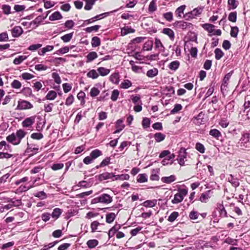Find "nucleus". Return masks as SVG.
Segmentation results:
<instances>
[{"label": "nucleus", "mask_w": 250, "mask_h": 250, "mask_svg": "<svg viewBox=\"0 0 250 250\" xmlns=\"http://www.w3.org/2000/svg\"><path fill=\"white\" fill-rule=\"evenodd\" d=\"M132 85L131 82L128 80H125L121 83L120 86L121 88L127 89Z\"/></svg>", "instance_id": "nucleus-33"}, {"label": "nucleus", "mask_w": 250, "mask_h": 250, "mask_svg": "<svg viewBox=\"0 0 250 250\" xmlns=\"http://www.w3.org/2000/svg\"><path fill=\"white\" fill-rule=\"evenodd\" d=\"M157 204V200L155 199L152 200H147L145 201L143 204L142 205L145 207H149V208H152Z\"/></svg>", "instance_id": "nucleus-20"}, {"label": "nucleus", "mask_w": 250, "mask_h": 250, "mask_svg": "<svg viewBox=\"0 0 250 250\" xmlns=\"http://www.w3.org/2000/svg\"><path fill=\"white\" fill-rule=\"evenodd\" d=\"M154 137L156 142H160L165 139L166 136L161 132H157L154 135Z\"/></svg>", "instance_id": "nucleus-27"}, {"label": "nucleus", "mask_w": 250, "mask_h": 250, "mask_svg": "<svg viewBox=\"0 0 250 250\" xmlns=\"http://www.w3.org/2000/svg\"><path fill=\"white\" fill-rule=\"evenodd\" d=\"M239 29L237 26H234L231 27L230 35L232 37L236 38L237 36Z\"/></svg>", "instance_id": "nucleus-52"}, {"label": "nucleus", "mask_w": 250, "mask_h": 250, "mask_svg": "<svg viewBox=\"0 0 250 250\" xmlns=\"http://www.w3.org/2000/svg\"><path fill=\"white\" fill-rule=\"evenodd\" d=\"M35 121V116H31L26 118L21 123L22 126L24 127H30Z\"/></svg>", "instance_id": "nucleus-9"}, {"label": "nucleus", "mask_w": 250, "mask_h": 250, "mask_svg": "<svg viewBox=\"0 0 250 250\" xmlns=\"http://www.w3.org/2000/svg\"><path fill=\"white\" fill-rule=\"evenodd\" d=\"M119 95V91L117 89L114 90L111 94V99L112 101H116Z\"/></svg>", "instance_id": "nucleus-55"}, {"label": "nucleus", "mask_w": 250, "mask_h": 250, "mask_svg": "<svg viewBox=\"0 0 250 250\" xmlns=\"http://www.w3.org/2000/svg\"><path fill=\"white\" fill-rule=\"evenodd\" d=\"M228 182L231 183L234 188H237L239 186V182L237 178H234L232 175H230L228 177Z\"/></svg>", "instance_id": "nucleus-14"}, {"label": "nucleus", "mask_w": 250, "mask_h": 250, "mask_svg": "<svg viewBox=\"0 0 250 250\" xmlns=\"http://www.w3.org/2000/svg\"><path fill=\"white\" fill-rule=\"evenodd\" d=\"M27 57L25 56H19L18 57L16 58L14 61L13 63L15 64L18 65L21 63L23 61L26 60Z\"/></svg>", "instance_id": "nucleus-34"}, {"label": "nucleus", "mask_w": 250, "mask_h": 250, "mask_svg": "<svg viewBox=\"0 0 250 250\" xmlns=\"http://www.w3.org/2000/svg\"><path fill=\"white\" fill-rule=\"evenodd\" d=\"M116 215L115 213L111 212L106 215V222L107 223H111L115 220Z\"/></svg>", "instance_id": "nucleus-26"}, {"label": "nucleus", "mask_w": 250, "mask_h": 250, "mask_svg": "<svg viewBox=\"0 0 250 250\" xmlns=\"http://www.w3.org/2000/svg\"><path fill=\"white\" fill-rule=\"evenodd\" d=\"M23 80H30L34 77V76L32 74L28 73H23L20 76Z\"/></svg>", "instance_id": "nucleus-57"}, {"label": "nucleus", "mask_w": 250, "mask_h": 250, "mask_svg": "<svg viewBox=\"0 0 250 250\" xmlns=\"http://www.w3.org/2000/svg\"><path fill=\"white\" fill-rule=\"evenodd\" d=\"M23 30L21 26H15L12 30V34L14 37H18L22 33Z\"/></svg>", "instance_id": "nucleus-12"}, {"label": "nucleus", "mask_w": 250, "mask_h": 250, "mask_svg": "<svg viewBox=\"0 0 250 250\" xmlns=\"http://www.w3.org/2000/svg\"><path fill=\"white\" fill-rule=\"evenodd\" d=\"M11 87L15 89H19L21 86V83L17 80H14L11 84Z\"/></svg>", "instance_id": "nucleus-49"}, {"label": "nucleus", "mask_w": 250, "mask_h": 250, "mask_svg": "<svg viewBox=\"0 0 250 250\" xmlns=\"http://www.w3.org/2000/svg\"><path fill=\"white\" fill-rule=\"evenodd\" d=\"M98 57L97 54L95 52H90L86 56L87 60L86 62H89Z\"/></svg>", "instance_id": "nucleus-30"}, {"label": "nucleus", "mask_w": 250, "mask_h": 250, "mask_svg": "<svg viewBox=\"0 0 250 250\" xmlns=\"http://www.w3.org/2000/svg\"><path fill=\"white\" fill-rule=\"evenodd\" d=\"M209 134L215 138H218L221 136V133L217 129H211L209 131Z\"/></svg>", "instance_id": "nucleus-56"}, {"label": "nucleus", "mask_w": 250, "mask_h": 250, "mask_svg": "<svg viewBox=\"0 0 250 250\" xmlns=\"http://www.w3.org/2000/svg\"><path fill=\"white\" fill-rule=\"evenodd\" d=\"M187 193L188 190L187 189H179V192L175 194L174 199L172 200L171 202L174 204L181 202Z\"/></svg>", "instance_id": "nucleus-4"}, {"label": "nucleus", "mask_w": 250, "mask_h": 250, "mask_svg": "<svg viewBox=\"0 0 250 250\" xmlns=\"http://www.w3.org/2000/svg\"><path fill=\"white\" fill-rule=\"evenodd\" d=\"M210 190H208L205 193H203L200 198V201L203 203H207L208 199L210 197Z\"/></svg>", "instance_id": "nucleus-17"}, {"label": "nucleus", "mask_w": 250, "mask_h": 250, "mask_svg": "<svg viewBox=\"0 0 250 250\" xmlns=\"http://www.w3.org/2000/svg\"><path fill=\"white\" fill-rule=\"evenodd\" d=\"M101 26L96 25L91 27H87L85 29V31L88 33H90L93 31H97L100 28Z\"/></svg>", "instance_id": "nucleus-58"}, {"label": "nucleus", "mask_w": 250, "mask_h": 250, "mask_svg": "<svg viewBox=\"0 0 250 250\" xmlns=\"http://www.w3.org/2000/svg\"><path fill=\"white\" fill-rule=\"evenodd\" d=\"M99 93L100 91L97 88L93 87L90 90V95L91 97H95L97 96Z\"/></svg>", "instance_id": "nucleus-63"}, {"label": "nucleus", "mask_w": 250, "mask_h": 250, "mask_svg": "<svg viewBox=\"0 0 250 250\" xmlns=\"http://www.w3.org/2000/svg\"><path fill=\"white\" fill-rule=\"evenodd\" d=\"M158 74V70L154 68L153 69L148 70L146 72V76L149 78H153L157 76Z\"/></svg>", "instance_id": "nucleus-21"}, {"label": "nucleus", "mask_w": 250, "mask_h": 250, "mask_svg": "<svg viewBox=\"0 0 250 250\" xmlns=\"http://www.w3.org/2000/svg\"><path fill=\"white\" fill-rule=\"evenodd\" d=\"M99 244L98 240L96 239H91L88 240L86 244L89 249H93L95 248Z\"/></svg>", "instance_id": "nucleus-28"}, {"label": "nucleus", "mask_w": 250, "mask_h": 250, "mask_svg": "<svg viewBox=\"0 0 250 250\" xmlns=\"http://www.w3.org/2000/svg\"><path fill=\"white\" fill-rule=\"evenodd\" d=\"M87 76L89 78L94 79L98 77L99 74L95 70L92 69L87 73Z\"/></svg>", "instance_id": "nucleus-36"}, {"label": "nucleus", "mask_w": 250, "mask_h": 250, "mask_svg": "<svg viewBox=\"0 0 250 250\" xmlns=\"http://www.w3.org/2000/svg\"><path fill=\"white\" fill-rule=\"evenodd\" d=\"M33 105L28 101L22 100L18 102L17 108L20 110H26L32 108Z\"/></svg>", "instance_id": "nucleus-7"}, {"label": "nucleus", "mask_w": 250, "mask_h": 250, "mask_svg": "<svg viewBox=\"0 0 250 250\" xmlns=\"http://www.w3.org/2000/svg\"><path fill=\"white\" fill-rule=\"evenodd\" d=\"M114 178H115L114 180H121V181L127 180L129 178V175L127 174H124L117 175H115V176Z\"/></svg>", "instance_id": "nucleus-29"}, {"label": "nucleus", "mask_w": 250, "mask_h": 250, "mask_svg": "<svg viewBox=\"0 0 250 250\" xmlns=\"http://www.w3.org/2000/svg\"><path fill=\"white\" fill-rule=\"evenodd\" d=\"M215 59L217 60H220L224 55V53L219 48H216L214 51Z\"/></svg>", "instance_id": "nucleus-45"}, {"label": "nucleus", "mask_w": 250, "mask_h": 250, "mask_svg": "<svg viewBox=\"0 0 250 250\" xmlns=\"http://www.w3.org/2000/svg\"><path fill=\"white\" fill-rule=\"evenodd\" d=\"M231 77V75L230 73H228L226 74L223 80V83L221 85V89L227 87L228 82Z\"/></svg>", "instance_id": "nucleus-43"}, {"label": "nucleus", "mask_w": 250, "mask_h": 250, "mask_svg": "<svg viewBox=\"0 0 250 250\" xmlns=\"http://www.w3.org/2000/svg\"><path fill=\"white\" fill-rule=\"evenodd\" d=\"M110 81L115 84H118L119 82V74L118 73H114L110 76Z\"/></svg>", "instance_id": "nucleus-23"}, {"label": "nucleus", "mask_w": 250, "mask_h": 250, "mask_svg": "<svg viewBox=\"0 0 250 250\" xmlns=\"http://www.w3.org/2000/svg\"><path fill=\"white\" fill-rule=\"evenodd\" d=\"M115 175L113 173L104 172L99 175V180L101 181L114 178Z\"/></svg>", "instance_id": "nucleus-11"}, {"label": "nucleus", "mask_w": 250, "mask_h": 250, "mask_svg": "<svg viewBox=\"0 0 250 250\" xmlns=\"http://www.w3.org/2000/svg\"><path fill=\"white\" fill-rule=\"evenodd\" d=\"M73 37V33H69L64 35V36L61 37V39L64 42H69Z\"/></svg>", "instance_id": "nucleus-48"}, {"label": "nucleus", "mask_w": 250, "mask_h": 250, "mask_svg": "<svg viewBox=\"0 0 250 250\" xmlns=\"http://www.w3.org/2000/svg\"><path fill=\"white\" fill-rule=\"evenodd\" d=\"M98 72L101 76H104L107 75L110 73V69L105 68L104 67H101L97 69Z\"/></svg>", "instance_id": "nucleus-25"}, {"label": "nucleus", "mask_w": 250, "mask_h": 250, "mask_svg": "<svg viewBox=\"0 0 250 250\" xmlns=\"http://www.w3.org/2000/svg\"><path fill=\"white\" fill-rule=\"evenodd\" d=\"M57 97V93L55 91L51 90L49 91L46 96V98L47 100H53Z\"/></svg>", "instance_id": "nucleus-39"}, {"label": "nucleus", "mask_w": 250, "mask_h": 250, "mask_svg": "<svg viewBox=\"0 0 250 250\" xmlns=\"http://www.w3.org/2000/svg\"><path fill=\"white\" fill-rule=\"evenodd\" d=\"M86 4L84 6V9L89 10L92 9V6L94 4L96 0H84Z\"/></svg>", "instance_id": "nucleus-31"}, {"label": "nucleus", "mask_w": 250, "mask_h": 250, "mask_svg": "<svg viewBox=\"0 0 250 250\" xmlns=\"http://www.w3.org/2000/svg\"><path fill=\"white\" fill-rule=\"evenodd\" d=\"M174 25L180 29L185 30L187 28H189L192 26V24L189 22H185L184 21H178L174 23Z\"/></svg>", "instance_id": "nucleus-10"}, {"label": "nucleus", "mask_w": 250, "mask_h": 250, "mask_svg": "<svg viewBox=\"0 0 250 250\" xmlns=\"http://www.w3.org/2000/svg\"><path fill=\"white\" fill-rule=\"evenodd\" d=\"M157 0H152L148 6V11L151 12H154L157 9L156 2Z\"/></svg>", "instance_id": "nucleus-37"}, {"label": "nucleus", "mask_w": 250, "mask_h": 250, "mask_svg": "<svg viewBox=\"0 0 250 250\" xmlns=\"http://www.w3.org/2000/svg\"><path fill=\"white\" fill-rule=\"evenodd\" d=\"M186 9V5H183L177 8L175 11V14L177 17L179 18H182L185 17L184 16L182 15L184 14V10Z\"/></svg>", "instance_id": "nucleus-15"}, {"label": "nucleus", "mask_w": 250, "mask_h": 250, "mask_svg": "<svg viewBox=\"0 0 250 250\" xmlns=\"http://www.w3.org/2000/svg\"><path fill=\"white\" fill-rule=\"evenodd\" d=\"M178 215L179 213L178 212L174 211L168 216L167 220L168 221L172 222L175 220Z\"/></svg>", "instance_id": "nucleus-50"}, {"label": "nucleus", "mask_w": 250, "mask_h": 250, "mask_svg": "<svg viewBox=\"0 0 250 250\" xmlns=\"http://www.w3.org/2000/svg\"><path fill=\"white\" fill-rule=\"evenodd\" d=\"M182 108V106L180 104H176L175 105L174 107L171 111V114H175L180 110H181Z\"/></svg>", "instance_id": "nucleus-61"}, {"label": "nucleus", "mask_w": 250, "mask_h": 250, "mask_svg": "<svg viewBox=\"0 0 250 250\" xmlns=\"http://www.w3.org/2000/svg\"><path fill=\"white\" fill-rule=\"evenodd\" d=\"M203 7H199L194 8L191 12L186 13L184 15V17L187 20L193 19L195 18L196 16L200 15L202 13L203 10Z\"/></svg>", "instance_id": "nucleus-5"}, {"label": "nucleus", "mask_w": 250, "mask_h": 250, "mask_svg": "<svg viewBox=\"0 0 250 250\" xmlns=\"http://www.w3.org/2000/svg\"><path fill=\"white\" fill-rule=\"evenodd\" d=\"M147 180V175L146 174H140L138 176L137 181L138 183H142L146 182Z\"/></svg>", "instance_id": "nucleus-38"}, {"label": "nucleus", "mask_w": 250, "mask_h": 250, "mask_svg": "<svg viewBox=\"0 0 250 250\" xmlns=\"http://www.w3.org/2000/svg\"><path fill=\"white\" fill-rule=\"evenodd\" d=\"M153 47V42L152 41H147L146 42L143 47V50L145 51L151 50Z\"/></svg>", "instance_id": "nucleus-32"}, {"label": "nucleus", "mask_w": 250, "mask_h": 250, "mask_svg": "<svg viewBox=\"0 0 250 250\" xmlns=\"http://www.w3.org/2000/svg\"><path fill=\"white\" fill-rule=\"evenodd\" d=\"M203 28L208 32L209 33H212L214 31V25L210 23H205L202 25Z\"/></svg>", "instance_id": "nucleus-24"}, {"label": "nucleus", "mask_w": 250, "mask_h": 250, "mask_svg": "<svg viewBox=\"0 0 250 250\" xmlns=\"http://www.w3.org/2000/svg\"><path fill=\"white\" fill-rule=\"evenodd\" d=\"M203 116L204 114H203L202 113H199L198 115L195 118V123L198 125L202 124V122H204L202 120L203 119Z\"/></svg>", "instance_id": "nucleus-60"}, {"label": "nucleus", "mask_w": 250, "mask_h": 250, "mask_svg": "<svg viewBox=\"0 0 250 250\" xmlns=\"http://www.w3.org/2000/svg\"><path fill=\"white\" fill-rule=\"evenodd\" d=\"M187 153L186 149L184 148H181L179 151L177 160L180 165L183 166L185 165V159L187 158Z\"/></svg>", "instance_id": "nucleus-6"}, {"label": "nucleus", "mask_w": 250, "mask_h": 250, "mask_svg": "<svg viewBox=\"0 0 250 250\" xmlns=\"http://www.w3.org/2000/svg\"><path fill=\"white\" fill-rule=\"evenodd\" d=\"M195 148L197 150L199 151L201 153L205 152V148L203 144L200 143H197L196 144Z\"/></svg>", "instance_id": "nucleus-53"}, {"label": "nucleus", "mask_w": 250, "mask_h": 250, "mask_svg": "<svg viewBox=\"0 0 250 250\" xmlns=\"http://www.w3.org/2000/svg\"><path fill=\"white\" fill-rule=\"evenodd\" d=\"M110 157H106L102 161L100 165L96 166V168H99V167L107 166L110 163Z\"/></svg>", "instance_id": "nucleus-47"}, {"label": "nucleus", "mask_w": 250, "mask_h": 250, "mask_svg": "<svg viewBox=\"0 0 250 250\" xmlns=\"http://www.w3.org/2000/svg\"><path fill=\"white\" fill-rule=\"evenodd\" d=\"M112 201V197L107 194H103L100 196L94 198L93 203H102L104 204H109Z\"/></svg>", "instance_id": "nucleus-3"}, {"label": "nucleus", "mask_w": 250, "mask_h": 250, "mask_svg": "<svg viewBox=\"0 0 250 250\" xmlns=\"http://www.w3.org/2000/svg\"><path fill=\"white\" fill-rule=\"evenodd\" d=\"M163 17L168 21H171L173 20V14L171 12L164 13Z\"/></svg>", "instance_id": "nucleus-54"}, {"label": "nucleus", "mask_w": 250, "mask_h": 250, "mask_svg": "<svg viewBox=\"0 0 250 250\" xmlns=\"http://www.w3.org/2000/svg\"><path fill=\"white\" fill-rule=\"evenodd\" d=\"M162 33L164 34L167 35L169 37L170 39L172 41L174 40V33L173 31L169 28H164L162 31Z\"/></svg>", "instance_id": "nucleus-13"}, {"label": "nucleus", "mask_w": 250, "mask_h": 250, "mask_svg": "<svg viewBox=\"0 0 250 250\" xmlns=\"http://www.w3.org/2000/svg\"><path fill=\"white\" fill-rule=\"evenodd\" d=\"M34 195L35 197H38L42 200L46 198V193L42 191L37 192Z\"/></svg>", "instance_id": "nucleus-64"}, {"label": "nucleus", "mask_w": 250, "mask_h": 250, "mask_svg": "<svg viewBox=\"0 0 250 250\" xmlns=\"http://www.w3.org/2000/svg\"><path fill=\"white\" fill-rule=\"evenodd\" d=\"M26 132L20 129L18 130L16 133H13L6 137V140L14 145H19L22 139L26 135Z\"/></svg>", "instance_id": "nucleus-1"}, {"label": "nucleus", "mask_w": 250, "mask_h": 250, "mask_svg": "<svg viewBox=\"0 0 250 250\" xmlns=\"http://www.w3.org/2000/svg\"><path fill=\"white\" fill-rule=\"evenodd\" d=\"M42 21V18L41 16L37 17L34 20L30 22V25H34L35 27H37L40 23Z\"/></svg>", "instance_id": "nucleus-46"}, {"label": "nucleus", "mask_w": 250, "mask_h": 250, "mask_svg": "<svg viewBox=\"0 0 250 250\" xmlns=\"http://www.w3.org/2000/svg\"><path fill=\"white\" fill-rule=\"evenodd\" d=\"M101 42L99 38L94 37L91 40V45L93 47H97L100 45Z\"/></svg>", "instance_id": "nucleus-40"}, {"label": "nucleus", "mask_w": 250, "mask_h": 250, "mask_svg": "<svg viewBox=\"0 0 250 250\" xmlns=\"http://www.w3.org/2000/svg\"><path fill=\"white\" fill-rule=\"evenodd\" d=\"M250 140V134L248 133H244L242 134L239 144L241 147H247Z\"/></svg>", "instance_id": "nucleus-8"}, {"label": "nucleus", "mask_w": 250, "mask_h": 250, "mask_svg": "<svg viewBox=\"0 0 250 250\" xmlns=\"http://www.w3.org/2000/svg\"><path fill=\"white\" fill-rule=\"evenodd\" d=\"M6 201L7 202L11 203L6 205H3L2 204L0 203V212H3L5 209L8 210L12 208L13 207H18L21 205V200H16L14 201L13 199L7 198Z\"/></svg>", "instance_id": "nucleus-2"}, {"label": "nucleus", "mask_w": 250, "mask_h": 250, "mask_svg": "<svg viewBox=\"0 0 250 250\" xmlns=\"http://www.w3.org/2000/svg\"><path fill=\"white\" fill-rule=\"evenodd\" d=\"M237 18V14L236 12H232L229 13L228 20L233 22H234L236 21Z\"/></svg>", "instance_id": "nucleus-51"}, {"label": "nucleus", "mask_w": 250, "mask_h": 250, "mask_svg": "<svg viewBox=\"0 0 250 250\" xmlns=\"http://www.w3.org/2000/svg\"><path fill=\"white\" fill-rule=\"evenodd\" d=\"M176 180V177L175 175H171L167 177H163L161 178V181L163 183L166 184H170L172 182L175 181Z\"/></svg>", "instance_id": "nucleus-16"}, {"label": "nucleus", "mask_w": 250, "mask_h": 250, "mask_svg": "<svg viewBox=\"0 0 250 250\" xmlns=\"http://www.w3.org/2000/svg\"><path fill=\"white\" fill-rule=\"evenodd\" d=\"M135 30L133 28L128 27H125L121 29V35L122 36H124L129 33H134Z\"/></svg>", "instance_id": "nucleus-19"}, {"label": "nucleus", "mask_w": 250, "mask_h": 250, "mask_svg": "<svg viewBox=\"0 0 250 250\" xmlns=\"http://www.w3.org/2000/svg\"><path fill=\"white\" fill-rule=\"evenodd\" d=\"M39 148L38 147H32V146H28L26 152L27 153H30V155H33L34 154L37 153Z\"/></svg>", "instance_id": "nucleus-44"}, {"label": "nucleus", "mask_w": 250, "mask_h": 250, "mask_svg": "<svg viewBox=\"0 0 250 250\" xmlns=\"http://www.w3.org/2000/svg\"><path fill=\"white\" fill-rule=\"evenodd\" d=\"M100 223L97 221L92 222L90 226L91 231L92 232H95L97 229Z\"/></svg>", "instance_id": "nucleus-59"}, {"label": "nucleus", "mask_w": 250, "mask_h": 250, "mask_svg": "<svg viewBox=\"0 0 250 250\" xmlns=\"http://www.w3.org/2000/svg\"><path fill=\"white\" fill-rule=\"evenodd\" d=\"M52 78L54 79V81L58 84H60L61 83V80L59 75V74L57 73H53L52 74Z\"/></svg>", "instance_id": "nucleus-62"}, {"label": "nucleus", "mask_w": 250, "mask_h": 250, "mask_svg": "<svg viewBox=\"0 0 250 250\" xmlns=\"http://www.w3.org/2000/svg\"><path fill=\"white\" fill-rule=\"evenodd\" d=\"M62 213L61 209L59 208H55L51 214V216L53 218H55V219H57L60 216Z\"/></svg>", "instance_id": "nucleus-42"}, {"label": "nucleus", "mask_w": 250, "mask_h": 250, "mask_svg": "<svg viewBox=\"0 0 250 250\" xmlns=\"http://www.w3.org/2000/svg\"><path fill=\"white\" fill-rule=\"evenodd\" d=\"M180 66V62L178 61H175L171 62L168 65V68L171 70L175 71Z\"/></svg>", "instance_id": "nucleus-22"}, {"label": "nucleus", "mask_w": 250, "mask_h": 250, "mask_svg": "<svg viewBox=\"0 0 250 250\" xmlns=\"http://www.w3.org/2000/svg\"><path fill=\"white\" fill-rule=\"evenodd\" d=\"M62 17L61 13L58 12L56 11L54 12L53 14H52L49 17V19L50 21H56L58 20L62 19Z\"/></svg>", "instance_id": "nucleus-18"}, {"label": "nucleus", "mask_w": 250, "mask_h": 250, "mask_svg": "<svg viewBox=\"0 0 250 250\" xmlns=\"http://www.w3.org/2000/svg\"><path fill=\"white\" fill-rule=\"evenodd\" d=\"M102 155V152L99 149H95L92 151L90 156L94 160Z\"/></svg>", "instance_id": "nucleus-35"}, {"label": "nucleus", "mask_w": 250, "mask_h": 250, "mask_svg": "<svg viewBox=\"0 0 250 250\" xmlns=\"http://www.w3.org/2000/svg\"><path fill=\"white\" fill-rule=\"evenodd\" d=\"M32 188H33V186L27 187L26 186L21 185V186H20L18 188H17V189L16 190V193L24 192V191H27L28 190H29V189Z\"/></svg>", "instance_id": "nucleus-41"}]
</instances>
